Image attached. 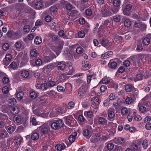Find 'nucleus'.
Instances as JSON below:
<instances>
[{
    "mask_svg": "<svg viewBox=\"0 0 151 151\" xmlns=\"http://www.w3.org/2000/svg\"><path fill=\"white\" fill-rule=\"evenodd\" d=\"M36 64L38 66H40L42 64H43V60H42L40 59H37L35 62Z\"/></svg>",
    "mask_w": 151,
    "mask_h": 151,
    "instance_id": "13d9d810",
    "label": "nucleus"
},
{
    "mask_svg": "<svg viewBox=\"0 0 151 151\" xmlns=\"http://www.w3.org/2000/svg\"><path fill=\"white\" fill-rule=\"evenodd\" d=\"M82 70H86L89 69L91 67V65L88 63L86 61H84L82 62Z\"/></svg>",
    "mask_w": 151,
    "mask_h": 151,
    "instance_id": "ddd939ff",
    "label": "nucleus"
},
{
    "mask_svg": "<svg viewBox=\"0 0 151 151\" xmlns=\"http://www.w3.org/2000/svg\"><path fill=\"white\" fill-rule=\"evenodd\" d=\"M31 137L33 140H37L39 138V135L37 133L34 132L31 135Z\"/></svg>",
    "mask_w": 151,
    "mask_h": 151,
    "instance_id": "49530a36",
    "label": "nucleus"
},
{
    "mask_svg": "<svg viewBox=\"0 0 151 151\" xmlns=\"http://www.w3.org/2000/svg\"><path fill=\"white\" fill-rule=\"evenodd\" d=\"M85 13L88 16H91L92 14L91 10L90 9H87L85 10Z\"/></svg>",
    "mask_w": 151,
    "mask_h": 151,
    "instance_id": "69168bd1",
    "label": "nucleus"
},
{
    "mask_svg": "<svg viewBox=\"0 0 151 151\" xmlns=\"http://www.w3.org/2000/svg\"><path fill=\"white\" fill-rule=\"evenodd\" d=\"M72 119V118L70 116H68L67 117H65L64 118V119L65 121V122L68 125H69L70 124L71 121Z\"/></svg>",
    "mask_w": 151,
    "mask_h": 151,
    "instance_id": "a19ab883",
    "label": "nucleus"
},
{
    "mask_svg": "<svg viewBox=\"0 0 151 151\" xmlns=\"http://www.w3.org/2000/svg\"><path fill=\"white\" fill-rule=\"evenodd\" d=\"M57 89L58 91L60 92H63L65 91L64 87L61 86H58L57 87Z\"/></svg>",
    "mask_w": 151,
    "mask_h": 151,
    "instance_id": "774afa93",
    "label": "nucleus"
},
{
    "mask_svg": "<svg viewBox=\"0 0 151 151\" xmlns=\"http://www.w3.org/2000/svg\"><path fill=\"white\" fill-rule=\"evenodd\" d=\"M89 89V85L86 83H83L79 90L78 93L79 96L81 97L83 96Z\"/></svg>",
    "mask_w": 151,
    "mask_h": 151,
    "instance_id": "7ed1b4c3",
    "label": "nucleus"
},
{
    "mask_svg": "<svg viewBox=\"0 0 151 151\" xmlns=\"http://www.w3.org/2000/svg\"><path fill=\"white\" fill-rule=\"evenodd\" d=\"M43 60V64H45L46 63H48L50 62L52 60V58H51V57L48 56H44L42 58Z\"/></svg>",
    "mask_w": 151,
    "mask_h": 151,
    "instance_id": "bb28decb",
    "label": "nucleus"
},
{
    "mask_svg": "<svg viewBox=\"0 0 151 151\" xmlns=\"http://www.w3.org/2000/svg\"><path fill=\"white\" fill-rule=\"evenodd\" d=\"M55 109L56 111V113L58 116V115L63 114L66 111L65 110L61 108Z\"/></svg>",
    "mask_w": 151,
    "mask_h": 151,
    "instance_id": "c756f323",
    "label": "nucleus"
},
{
    "mask_svg": "<svg viewBox=\"0 0 151 151\" xmlns=\"http://www.w3.org/2000/svg\"><path fill=\"white\" fill-rule=\"evenodd\" d=\"M74 103L72 101L69 102L68 104V108L69 109H73L74 106Z\"/></svg>",
    "mask_w": 151,
    "mask_h": 151,
    "instance_id": "e2e57ef3",
    "label": "nucleus"
},
{
    "mask_svg": "<svg viewBox=\"0 0 151 151\" xmlns=\"http://www.w3.org/2000/svg\"><path fill=\"white\" fill-rule=\"evenodd\" d=\"M41 132L43 134L47 133L50 130V127L47 123H45L39 128Z\"/></svg>",
    "mask_w": 151,
    "mask_h": 151,
    "instance_id": "6e6552de",
    "label": "nucleus"
},
{
    "mask_svg": "<svg viewBox=\"0 0 151 151\" xmlns=\"http://www.w3.org/2000/svg\"><path fill=\"white\" fill-rule=\"evenodd\" d=\"M15 129V127H14L11 126H7L6 128V130L9 133H12L14 131Z\"/></svg>",
    "mask_w": 151,
    "mask_h": 151,
    "instance_id": "37998d69",
    "label": "nucleus"
},
{
    "mask_svg": "<svg viewBox=\"0 0 151 151\" xmlns=\"http://www.w3.org/2000/svg\"><path fill=\"white\" fill-rule=\"evenodd\" d=\"M55 64L50 63L49 64L45 65L43 68V71L47 75H51V71L55 67Z\"/></svg>",
    "mask_w": 151,
    "mask_h": 151,
    "instance_id": "39448f33",
    "label": "nucleus"
},
{
    "mask_svg": "<svg viewBox=\"0 0 151 151\" xmlns=\"http://www.w3.org/2000/svg\"><path fill=\"white\" fill-rule=\"evenodd\" d=\"M71 15L74 17L75 19L79 17L80 16V14L79 12L76 10H73L71 12Z\"/></svg>",
    "mask_w": 151,
    "mask_h": 151,
    "instance_id": "7c9ffc66",
    "label": "nucleus"
},
{
    "mask_svg": "<svg viewBox=\"0 0 151 151\" xmlns=\"http://www.w3.org/2000/svg\"><path fill=\"white\" fill-rule=\"evenodd\" d=\"M111 6L110 4H105L104 7L101 10V14L103 17H106L110 16L112 15L111 11Z\"/></svg>",
    "mask_w": 151,
    "mask_h": 151,
    "instance_id": "f03ea898",
    "label": "nucleus"
},
{
    "mask_svg": "<svg viewBox=\"0 0 151 151\" xmlns=\"http://www.w3.org/2000/svg\"><path fill=\"white\" fill-rule=\"evenodd\" d=\"M67 71L68 72L66 74L71 75L74 72V69L73 68V67H70V68H68L67 69Z\"/></svg>",
    "mask_w": 151,
    "mask_h": 151,
    "instance_id": "8fccbe9b",
    "label": "nucleus"
},
{
    "mask_svg": "<svg viewBox=\"0 0 151 151\" xmlns=\"http://www.w3.org/2000/svg\"><path fill=\"white\" fill-rule=\"evenodd\" d=\"M91 102L92 104V107L94 108V111L96 112L99 103V98L97 97H93L91 99Z\"/></svg>",
    "mask_w": 151,
    "mask_h": 151,
    "instance_id": "0eeeda50",
    "label": "nucleus"
},
{
    "mask_svg": "<svg viewBox=\"0 0 151 151\" xmlns=\"http://www.w3.org/2000/svg\"><path fill=\"white\" fill-rule=\"evenodd\" d=\"M111 25V23L108 20H106L104 21L103 24L100 26L98 31V37L99 38H100L103 37V33L101 32V31L104 28L106 27L108 29L109 28H114V27L113 26L110 27V25Z\"/></svg>",
    "mask_w": 151,
    "mask_h": 151,
    "instance_id": "f257e3e1",
    "label": "nucleus"
},
{
    "mask_svg": "<svg viewBox=\"0 0 151 151\" xmlns=\"http://www.w3.org/2000/svg\"><path fill=\"white\" fill-rule=\"evenodd\" d=\"M114 142L116 144H122L125 142L124 139L121 137L115 138L114 139Z\"/></svg>",
    "mask_w": 151,
    "mask_h": 151,
    "instance_id": "a211bd4d",
    "label": "nucleus"
},
{
    "mask_svg": "<svg viewBox=\"0 0 151 151\" xmlns=\"http://www.w3.org/2000/svg\"><path fill=\"white\" fill-rule=\"evenodd\" d=\"M150 42V39L148 37H145L142 41L143 44L145 45H148Z\"/></svg>",
    "mask_w": 151,
    "mask_h": 151,
    "instance_id": "79ce46f5",
    "label": "nucleus"
},
{
    "mask_svg": "<svg viewBox=\"0 0 151 151\" xmlns=\"http://www.w3.org/2000/svg\"><path fill=\"white\" fill-rule=\"evenodd\" d=\"M16 96L17 98L19 100L22 99L24 93L22 91H19L18 90H16Z\"/></svg>",
    "mask_w": 151,
    "mask_h": 151,
    "instance_id": "b1692460",
    "label": "nucleus"
},
{
    "mask_svg": "<svg viewBox=\"0 0 151 151\" xmlns=\"http://www.w3.org/2000/svg\"><path fill=\"white\" fill-rule=\"evenodd\" d=\"M66 147L65 145L63 143L58 144L55 146V148L58 151H61L64 149Z\"/></svg>",
    "mask_w": 151,
    "mask_h": 151,
    "instance_id": "f3484780",
    "label": "nucleus"
},
{
    "mask_svg": "<svg viewBox=\"0 0 151 151\" xmlns=\"http://www.w3.org/2000/svg\"><path fill=\"white\" fill-rule=\"evenodd\" d=\"M111 79H110L106 77H104L99 82V83L101 84L102 83L103 84H106L109 83V82L111 81Z\"/></svg>",
    "mask_w": 151,
    "mask_h": 151,
    "instance_id": "cd10ccee",
    "label": "nucleus"
},
{
    "mask_svg": "<svg viewBox=\"0 0 151 151\" xmlns=\"http://www.w3.org/2000/svg\"><path fill=\"white\" fill-rule=\"evenodd\" d=\"M67 78V77L64 74H61L59 75L58 79L60 82H63Z\"/></svg>",
    "mask_w": 151,
    "mask_h": 151,
    "instance_id": "72a5a7b5",
    "label": "nucleus"
},
{
    "mask_svg": "<svg viewBox=\"0 0 151 151\" xmlns=\"http://www.w3.org/2000/svg\"><path fill=\"white\" fill-rule=\"evenodd\" d=\"M23 42L22 41H18L16 42L14 45L16 50L18 51L21 50L22 48Z\"/></svg>",
    "mask_w": 151,
    "mask_h": 151,
    "instance_id": "4468645a",
    "label": "nucleus"
},
{
    "mask_svg": "<svg viewBox=\"0 0 151 151\" xmlns=\"http://www.w3.org/2000/svg\"><path fill=\"white\" fill-rule=\"evenodd\" d=\"M84 115L85 116L89 118H91L93 116V113L92 111H85L84 112Z\"/></svg>",
    "mask_w": 151,
    "mask_h": 151,
    "instance_id": "a18cd8bd",
    "label": "nucleus"
},
{
    "mask_svg": "<svg viewBox=\"0 0 151 151\" xmlns=\"http://www.w3.org/2000/svg\"><path fill=\"white\" fill-rule=\"evenodd\" d=\"M35 9H40L44 8L43 1L42 0H37L35 4L31 5Z\"/></svg>",
    "mask_w": 151,
    "mask_h": 151,
    "instance_id": "1a4fd4ad",
    "label": "nucleus"
},
{
    "mask_svg": "<svg viewBox=\"0 0 151 151\" xmlns=\"http://www.w3.org/2000/svg\"><path fill=\"white\" fill-rule=\"evenodd\" d=\"M56 111L55 108L51 109L50 110V116L51 118H53L57 116Z\"/></svg>",
    "mask_w": 151,
    "mask_h": 151,
    "instance_id": "c9c22d12",
    "label": "nucleus"
},
{
    "mask_svg": "<svg viewBox=\"0 0 151 151\" xmlns=\"http://www.w3.org/2000/svg\"><path fill=\"white\" fill-rule=\"evenodd\" d=\"M109 66L110 68L114 69L117 67V64L114 62H112L109 63Z\"/></svg>",
    "mask_w": 151,
    "mask_h": 151,
    "instance_id": "3c124183",
    "label": "nucleus"
},
{
    "mask_svg": "<svg viewBox=\"0 0 151 151\" xmlns=\"http://www.w3.org/2000/svg\"><path fill=\"white\" fill-rule=\"evenodd\" d=\"M113 4L114 6L119 7L120 5V1L119 0H114Z\"/></svg>",
    "mask_w": 151,
    "mask_h": 151,
    "instance_id": "4d7b16f0",
    "label": "nucleus"
},
{
    "mask_svg": "<svg viewBox=\"0 0 151 151\" xmlns=\"http://www.w3.org/2000/svg\"><path fill=\"white\" fill-rule=\"evenodd\" d=\"M77 134V133L75 132L69 136L68 139L70 142L72 143L75 141Z\"/></svg>",
    "mask_w": 151,
    "mask_h": 151,
    "instance_id": "dca6fc26",
    "label": "nucleus"
},
{
    "mask_svg": "<svg viewBox=\"0 0 151 151\" xmlns=\"http://www.w3.org/2000/svg\"><path fill=\"white\" fill-rule=\"evenodd\" d=\"M114 144L112 143H109L106 145V148L109 150H111L114 148Z\"/></svg>",
    "mask_w": 151,
    "mask_h": 151,
    "instance_id": "6e6d98bb",
    "label": "nucleus"
},
{
    "mask_svg": "<svg viewBox=\"0 0 151 151\" xmlns=\"http://www.w3.org/2000/svg\"><path fill=\"white\" fill-rule=\"evenodd\" d=\"M120 16L119 15H116L113 17V19L116 22H119L121 20Z\"/></svg>",
    "mask_w": 151,
    "mask_h": 151,
    "instance_id": "052dcab7",
    "label": "nucleus"
},
{
    "mask_svg": "<svg viewBox=\"0 0 151 151\" xmlns=\"http://www.w3.org/2000/svg\"><path fill=\"white\" fill-rule=\"evenodd\" d=\"M7 101L9 106H12L14 104L16 100L14 98L9 97L8 98Z\"/></svg>",
    "mask_w": 151,
    "mask_h": 151,
    "instance_id": "4be33fe9",
    "label": "nucleus"
},
{
    "mask_svg": "<svg viewBox=\"0 0 151 151\" xmlns=\"http://www.w3.org/2000/svg\"><path fill=\"white\" fill-rule=\"evenodd\" d=\"M124 26L127 27H129L132 24L131 19L129 18H124Z\"/></svg>",
    "mask_w": 151,
    "mask_h": 151,
    "instance_id": "6ab92c4d",
    "label": "nucleus"
},
{
    "mask_svg": "<svg viewBox=\"0 0 151 151\" xmlns=\"http://www.w3.org/2000/svg\"><path fill=\"white\" fill-rule=\"evenodd\" d=\"M14 122L16 123L19 124L20 123L21 118L20 116L16 115L13 118Z\"/></svg>",
    "mask_w": 151,
    "mask_h": 151,
    "instance_id": "58836bf2",
    "label": "nucleus"
},
{
    "mask_svg": "<svg viewBox=\"0 0 151 151\" xmlns=\"http://www.w3.org/2000/svg\"><path fill=\"white\" fill-rule=\"evenodd\" d=\"M42 42V39L40 37L37 36L35 39L34 43L36 45H39Z\"/></svg>",
    "mask_w": 151,
    "mask_h": 151,
    "instance_id": "e433bc0d",
    "label": "nucleus"
},
{
    "mask_svg": "<svg viewBox=\"0 0 151 151\" xmlns=\"http://www.w3.org/2000/svg\"><path fill=\"white\" fill-rule=\"evenodd\" d=\"M126 91L128 92H130L133 91L134 89V86L128 84L125 87Z\"/></svg>",
    "mask_w": 151,
    "mask_h": 151,
    "instance_id": "2f4dec72",
    "label": "nucleus"
},
{
    "mask_svg": "<svg viewBox=\"0 0 151 151\" xmlns=\"http://www.w3.org/2000/svg\"><path fill=\"white\" fill-rule=\"evenodd\" d=\"M19 108L17 106H16L12 108L11 110V113L14 114H18L19 112Z\"/></svg>",
    "mask_w": 151,
    "mask_h": 151,
    "instance_id": "ea45409f",
    "label": "nucleus"
},
{
    "mask_svg": "<svg viewBox=\"0 0 151 151\" xmlns=\"http://www.w3.org/2000/svg\"><path fill=\"white\" fill-rule=\"evenodd\" d=\"M9 66L12 68L16 69L18 67V65L17 64V63L15 62H12L10 64Z\"/></svg>",
    "mask_w": 151,
    "mask_h": 151,
    "instance_id": "603ef678",
    "label": "nucleus"
},
{
    "mask_svg": "<svg viewBox=\"0 0 151 151\" xmlns=\"http://www.w3.org/2000/svg\"><path fill=\"white\" fill-rule=\"evenodd\" d=\"M7 134L6 131H2L0 134V136L2 138H5L7 136Z\"/></svg>",
    "mask_w": 151,
    "mask_h": 151,
    "instance_id": "680f3d73",
    "label": "nucleus"
},
{
    "mask_svg": "<svg viewBox=\"0 0 151 151\" xmlns=\"http://www.w3.org/2000/svg\"><path fill=\"white\" fill-rule=\"evenodd\" d=\"M142 22H141L140 20H137L135 21L134 22V26L135 27L139 28H140L141 24Z\"/></svg>",
    "mask_w": 151,
    "mask_h": 151,
    "instance_id": "bf43d9fd",
    "label": "nucleus"
},
{
    "mask_svg": "<svg viewBox=\"0 0 151 151\" xmlns=\"http://www.w3.org/2000/svg\"><path fill=\"white\" fill-rule=\"evenodd\" d=\"M12 58V55L9 54H6L5 56V58L6 60L9 62L10 61Z\"/></svg>",
    "mask_w": 151,
    "mask_h": 151,
    "instance_id": "0e129e2a",
    "label": "nucleus"
},
{
    "mask_svg": "<svg viewBox=\"0 0 151 151\" xmlns=\"http://www.w3.org/2000/svg\"><path fill=\"white\" fill-rule=\"evenodd\" d=\"M101 44L105 47L107 48V47L109 45V42L108 40L106 38L103 39L100 41Z\"/></svg>",
    "mask_w": 151,
    "mask_h": 151,
    "instance_id": "a878e982",
    "label": "nucleus"
},
{
    "mask_svg": "<svg viewBox=\"0 0 151 151\" xmlns=\"http://www.w3.org/2000/svg\"><path fill=\"white\" fill-rule=\"evenodd\" d=\"M39 93H38L35 91H32L30 93V97L33 99H36L38 96Z\"/></svg>",
    "mask_w": 151,
    "mask_h": 151,
    "instance_id": "c85d7f7f",
    "label": "nucleus"
},
{
    "mask_svg": "<svg viewBox=\"0 0 151 151\" xmlns=\"http://www.w3.org/2000/svg\"><path fill=\"white\" fill-rule=\"evenodd\" d=\"M128 113V110L126 107H123L121 109V113L123 115H125Z\"/></svg>",
    "mask_w": 151,
    "mask_h": 151,
    "instance_id": "5fc2aeb1",
    "label": "nucleus"
},
{
    "mask_svg": "<svg viewBox=\"0 0 151 151\" xmlns=\"http://www.w3.org/2000/svg\"><path fill=\"white\" fill-rule=\"evenodd\" d=\"M64 123L62 119L55 120L51 125V128L54 130H57L63 126Z\"/></svg>",
    "mask_w": 151,
    "mask_h": 151,
    "instance_id": "20e7f679",
    "label": "nucleus"
},
{
    "mask_svg": "<svg viewBox=\"0 0 151 151\" xmlns=\"http://www.w3.org/2000/svg\"><path fill=\"white\" fill-rule=\"evenodd\" d=\"M111 123L114 125V126L115 127H114L112 128L108 129V131L110 135L113 136L116 133V128L117 124H113L112 123Z\"/></svg>",
    "mask_w": 151,
    "mask_h": 151,
    "instance_id": "2eb2a0df",
    "label": "nucleus"
},
{
    "mask_svg": "<svg viewBox=\"0 0 151 151\" xmlns=\"http://www.w3.org/2000/svg\"><path fill=\"white\" fill-rule=\"evenodd\" d=\"M113 54V52L111 51H109L106 52L104 54L102 55L101 56L102 58H108L109 56Z\"/></svg>",
    "mask_w": 151,
    "mask_h": 151,
    "instance_id": "4c0bfd02",
    "label": "nucleus"
},
{
    "mask_svg": "<svg viewBox=\"0 0 151 151\" xmlns=\"http://www.w3.org/2000/svg\"><path fill=\"white\" fill-rule=\"evenodd\" d=\"M115 110L113 108H110L108 111V116L109 118V119L111 120L113 119L115 116L114 113Z\"/></svg>",
    "mask_w": 151,
    "mask_h": 151,
    "instance_id": "9d476101",
    "label": "nucleus"
},
{
    "mask_svg": "<svg viewBox=\"0 0 151 151\" xmlns=\"http://www.w3.org/2000/svg\"><path fill=\"white\" fill-rule=\"evenodd\" d=\"M58 34L59 37L64 39H69L71 37V36L68 35V33H67L66 32L65 33L63 30H60L58 32Z\"/></svg>",
    "mask_w": 151,
    "mask_h": 151,
    "instance_id": "9b49d317",
    "label": "nucleus"
},
{
    "mask_svg": "<svg viewBox=\"0 0 151 151\" xmlns=\"http://www.w3.org/2000/svg\"><path fill=\"white\" fill-rule=\"evenodd\" d=\"M143 78V75L142 73L138 74L134 78V81L136 82L138 81H140Z\"/></svg>",
    "mask_w": 151,
    "mask_h": 151,
    "instance_id": "f704fd0d",
    "label": "nucleus"
},
{
    "mask_svg": "<svg viewBox=\"0 0 151 151\" xmlns=\"http://www.w3.org/2000/svg\"><path fill=\"white\" fill-rule=\"evenodd\" d=\"M66 66V63L63 61L59 62L58 64V68L61 70H63Z\"/></svg>",
    "mask_w": 151,
    "mask_h": 151,
    "instance_id": "412c9836",
    "label": "nucleus"
},
{
    "mask_svg": "<svg viewBox=\"0 0 151 151\" xmlns=\"http://www.w3.org/2000/svg\"><path fill=\"white\" fill-rule=\"evenodd\" d=\"M109 83V88H116L118 87L117 84L111 79V81Z\"/></svg>",
    "mask_w": 151,
    "mask_h": 151,
    "instance_id": "473e14b6",
    "label": "nucleus"
},
{
    "mask_svg": "<svg viewBox=\"0 0 151 151\" xmlns=\"http://www.w3.org/2000/svg\"><path fill=\"white\" fill-rule=\"evenodd\" d=\"M55 82L52 81H49L47 84V87H52L55 85Z\"/></svg>",
    "mask_w": 151,
    "mask_h": 151,
    "instance_id": "864d4df0",
    "label": "nucleus"
},
{
    "mask_svg": "<svg viewBox=\"0 0 151 151\" xmlns=\"http://www.w3.org/2000/svg\"><path fill=\"white\" fill-rule=\"evenodd\" d=\"M30 54L32 57H35L37 55L38 52L35 49H32L30 51Z\"/></svg>",
    "mask_w": 151,
    "mask_h": 151,
    "instance_id": "c03bdc74",
    "label": "nucleus"
},
{
    "mask_svg": "<svg viewBox=\"0 0 151 151\" xmlns=\"http://www.w3.org/2000/svg\"><path fill=\"white\" fill-rule=\"evenodd\" d=\"M132 101V99L131 97H128L125 99V102L127 104H130Z\"/></svg>",
    "mask_w": 151,
    "mask_h": 151,
    "instance_id": "338daca9",
    "label": "nucleus"
},
{
    "mask_svg": "<svg viewBox=\"0 0 151 151\" xmlns=\"http://www.w3.org/2000/svg\"><path fill=\"white\" fill-rule=\"evenodd\" d=\"M99 123L102 125H104L106 123L107 121L104 118L100 117L98 119Z\"/></svg>",
    "mask_w": 151,
    "mask_h": 151,
    "instance_id": "de8ad7c7",
    "label": "nucleus"
},
{
    "mask_svg": "<svg viewBox=\"0 0 151 151\" xmlns=\"http://www.w3.org/2000/svg\"><path fill=\"white\" fill-rule=\"evenodd\" d=\"M47 94L49 95L52 98H55L56 96V93L53 90H51L47 92Z\"/></svg>",
    "mask_w": 151,
    "mask_h": 151,
    "instance_id": "09e8293b",
    "label": "nucleus"
},
{
    "mask_svg": "<svg viewBox=\"0 0 151 151\" xmlns=\"http://www.w3.org/2000/svg\"><path fill=\"white\" fill-rule=\"evenodd\" d=\"M101 137L99 133H97L93 136L91 138V140L93 142L96 143L100 141Z\"/></svg>",
    "mask_w": 151,
    "mask_h": 151,
    "instance_id": "f8f14e48",
    "label": "nucleus"
},
{
    "mask_svg": "<svg viewBox=\"0 0 151 151\" xmlns=\"http://www.w3.org/2000/svg\"><path fill=\"white\" fill-rule=\"evenodd\" d=\"M68 49L66 52L64 51L63 53V55L65 56L66 58L68 60H71L73 58V55L71 53L68 52Z\"/></svg>",
    "mask_w": 151,
    "mask_h": 151,
    "instance_id": "aec40b11",
    "label": "nucleus"
},
{
    "mask_svg": "<svg viewBox=\"0 0 151 151\" xmlns=\"http://www.w3.org/2000/svg\"><path fill=\"white\" fill-rule=\"evenodd\" d=\"M64 43L63 41H60L59 42V44L58 46H54L52 47V50L55 52L57 56H58L60 53L61 52V50L63 48Z\"/></svg>",
    "mask_w": 151,
    "mask_h": 151,
    "instance_id": "423d86ee",
    "label": "nucleus"
},
{
    "mask_svg": "<svg viewBox=\"0 0 151 151\" xmlns=\"http://www.w3.org/2000/svg\"><path fill=\"white\" fill-rule=\"evenodd\" d=\"M30 123L34 126L38 125V122L36 121L35 116V115H32L31 116L30 119Z\"/></svg>",
    "mask_w": 151,
    "mask_h": 151,
    "instance_id": "393cba45",
    "label": "nucleus"
},
{
    "mask_svg": "<svg viewBox=\"0 0 151 151\" xmlns=\"http://www.w3.org/2000/svg\"><path fill=\"white\" fill-rule=\"evenodd\" d=\"M29 75V71L26 70H23L21 71V75L22 77L24 78H27Z\"/></svg>",
    "mask_w": 151,
    "mask_h": 151,
    "instance_id": "5701e85b",
    "label": "nucleus"
}]
</instances>
